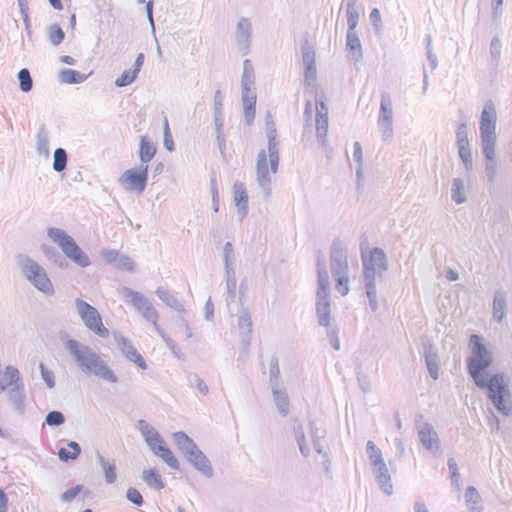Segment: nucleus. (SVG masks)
<instances>
[{"label": "nucleus", "instance_id": "nucleus-15", "mask_svg": "<svg viewBox=\"0 0 512 512\" xmlns=\"http://www.w3.org/2000/svg\"><path fill=\"white\" fill-rule=\"evenodd\" d=\"M346 50L349 59L358 63L363 58V50L360 38L357 32L346 33Z\"/></svg>", "mask_w": 512, "mask_h": 512}, {"label": "nucleus", "instance_id": "nucleus-49", "mask_svg": "<svg viewBox=\"0 0 512 512\" xmlns=\"http://www.w3.org/2000/svg\"><path fill=\"white\" fill-rule=\"evenodd\" d=\"M485 174L489 182H493L496 176V163L493 160H488L485 165Z\"/></svg>", "mask_w": 512, "mask_h": 512}, {"label": "nucleus", "instance_id": "nucleus-55", "mask_svg": "<svg viewBox=\"0 0 512 512\" xmlns=\"http://www.w3.org/2000/svg\"><path fill=\"white\" fill-rule=\"evenodd\" d=\"M447 464L451 474L459 473L457 463L453 458H449Z\"/></svg>", "mask_w": 512, "mask_h": 512}, {"label": "nucleus", "instance_id": "nucleus-44", "mask_svg": "<svg viewBox=\"0 0 512 512\" xmlns=\"http://www.w3.org/2000/svg\"><path fill=\"white\" fill-rule=\"evenodd\" d=\"M82 491H83V486L77 485V486L72 487V488L68 489L67 491H65L62 494L61 498L65 502H70L74 498H76Z\"/></svg>", "mask_w": 512, "mask_h": 512}, {"label": "nucleus", "instance_id": "nucleus-38", "mask_svg": "<svg viewBox=\"0 0 512 512\" xmlns=\"http://www.w3.org/2000/svg\"><path fill=\"white\" fill-rule=\"evenodd\" d=\"M465 501L467 503V505H475V504H478L479 501H480V495L477 491V489L473 486H469L467 489H466V492H465Z\"/></svg>", "mask_w": 512, "mask_h": 512}, {"label": "nucleus", "instance_id": "nucleus-63", "mask_svg": "<svg viewBox=\"0 0 512 512\" xmlns=\"http://www.w3.org/2000/svg\"><path fill=\"white\" fill-rule=\"evenodd\" d=\"M61 61H62L63 63H65V64H68V65H74V64H75V60H74V58H73V57H71V56H67V55L62 56V57H61Z\"/></svg>", "mask_w": 512, "mask_h": 512}, {"label": "nucleus", "instance_id": "nucleus-19", "mask_svg": "<svg viewBox=\"0 0 512 512\" xmlns=\"http://www.w3.org/2000/svg\"><path fill=\"white\" fill-rule=\"evenodd\" d=\"M256 94L250 89H246L243 96L244 116L247 123H251L255 117Z\"/></svg>", "mask_w": 512, "mask_h": 512}, {"label": "nucleus", "instance_id": "nucleus-17", "mask_svg": "<svg viewBox=\"0 0 512 512\" xmlns=\"http://www.w3.org/2000/svg\"><path fill=\"white\" fill-rule=\"evenodd\" d=\"M322 326L327 328V337L331 346L335 350L340 349V340H339V329L337 326H334L330 323V312L326 309H323L322 312Z\"/></svg>", "mask_w": 512, "mask_h": 512}, {"label": "nucleus", "instance_id": "nucleus-13", "mask_svg": "<svg viewBox=\"0 0 512 512\" xmlns=\"http://www.w3.org/2000/svg\"><path fill=\"white\" fill-rule=\"evenodd\" d=\"M418 438L423 447L431 452L434 456L439 454L440 440L437 432L431 424L424 423L419 427Z\"/></svg>", "mask_w": 512, "mask_h": 512}, {"label": "nucleus", "instance_id": "nucleus-40", "mask_svg": "<svg viewBox=\"0 0 512 512\" xmlns=\"http://www.w3.org/2000/svg\"><path fill=\"white\" fill-rule=\"evenodd\" d=\"M370 23L374 27L376 32H379L382 30V19L381 14L378 8H373L369 15Z\"/></svg>", "mask_w": 512, "mask_h": 512}, {"label": "nucleus", "instance_id": "nucleus-6", "mask_svg": "<svg viewBox=\"0 0 512 512\" xmlns=\"http://www.w3.org/2000/svg\"><path fill=\"white\" fill-rule=\"evenodd\" d=\"M76 307L80 318L88 329L100 337L109 335V331L104 326L101 315L95 307L80 299L76 300Z\"/></svg>", "mask_w": 512, "mask_h": 512}, {"label": "nucleus", "instance_id": "nucleus-8", "mask_svg": "<svg viewBox=\"0 0 512 512\" xmlns=\"http://www.w3.org/2000/svg\"><path fill=\"white\" fill-rule=\"evenodd\" d=\"M278 152L275 146L269 145L268 151L260 152L257 162V177L261 185L270 182L271 175L275 174L278 167Z\"/></svg>", "mask_w": 512, "mask_h": 512}, {"label": "nucleus", "instance_id": "nucleus-64", "mask_svg": "<svg viewBox=\"0 0 512 512\" xmlns=\"http://www.w3.org/2000/svg\"><path fill=\"white\" fill-rule=\"evenodd\" d=\"M271 374L274 377H277L279 375V367H278V363L277 362L272 363V365H271Z\"/></svg>", "mask_w": 512, "mask_h": 512}, {"label": "nucleus", "instance_id": "nucleus-32", "mask_svg": "<svg viewBox=\"0 0 512 512\" xmlns=\"http://www.w3.org/2000/svg\"><path fill=\"white\" fill-rule=\"evenodd\" d=\"M61 80L64 83L73 84V83H80L86 79V76L84 74H81L78 71L66 69L61 72Z\"/></svg>", "mask_w": 512, "mask_h": 512}, {"label": "nucleus", "instance_id": "nucleus-46", "mask_svg": "<svg viewBox=\"0 0 512 512\" xmlns=\"http://www.w3.org/2000/svg\"><path fill=\"white\" fill-rule=\"evenodd\" d=\"M117 267L123 271H132L134 270L135 264L131 258L127 256H121L118 260Z\"/></svg>", "mask_w": 512, "mask_h": 512}, {"label": "nucleus", "instance_id": "nucleus-2", "mask_svg": "<svg viewBox=\"0 0 512 512\" xmlns=\"http://www.w3.org/2000/svg\"><path fill=\"white\" fill-rule=\"evenodd\" d=\"M70 353L87 370L93 371L95 375L105 381L114 383L117 377L109 366L95 353H92L87 347H82L76 340H69L66 344Z\"/></svg>", "mask_w": 512, "mask_h": 512}, {"label": "nucleus", "instance_id": "nucleus-5", "mask_svg": "<svg viewBox=\"0 0 512 512\" xmlns=\"http://www.w3.org/2000/svg\"><path fill=\"white\" fill-rule=\"evenodd\" d=\"M49 237L61 247L64 254L76 264L86 267L90 264L88 256L81 250L76 242L60 229H49Z\"/></svg>", "mask_w": 512, "mask_h": 512}, {"label": "nucleus", "instance_id": "nucleus-36", "mask_svg": "<svg viewBox=\"0 0 512 512\" xmlns=\"http://www.w3.org/2000/svg\"><path fill=\"white\" fill-rule=\"evenodd\" d=\"M18 78L21 90L24 92L30 91L32 88V79L29 71L27 69H21L18 73Z\"/></svg>", "mask_w": 512, "mask_h": 512}, {"label": "nucleus", "instance_id": "nucleus-14", "mask_svg": "<svg viewBox=\"0 0 512 512\" xmlns=\"http://www.w3.org/2000/svg\"><path fill=\"white\" fill-rule=\"evenodd\" d=\"M372 467L376 481L382 492L388 496L391 495L393 493V484L385 461H382L381 464L373 465Z\"/></svg>", "mask_w": 512, "mask_h": 512}, {"label": "nucleus", "instance_id": "nucleus-47", "mask_svg": "<svg viewBox=\"0 0 512 512\" xmlns=\"http://www.w3.org/2000/svg\"><path fill=\"white\" fill-rule=\"evenodd\" d=\"M127 498L129 501L136 504L137 506H140L143 503V497L141 493L135 488H129L127 490Z\"/></svg>", "mask_w": 512, "mask_h": 512}, {"label": "nucleus", "instance_id": "nucleus-21", "mask_svg": "<svg viewBox=\"0 0 512 512\" xmlns=\"http://www.w3.org/2000/svg\"><path fill=\"white\" fill-rule=\"evenodd\" d=\"M506 312V297L502 290H497L493 300V318L497 322H501Z\"/></svg>", "mask_w": 512, "mask_h": 512}, {"label": "nucleus", "instance_id": "nucleus-31", "mask_svg": "<svg viewBox=\"0 0 512 512\" xmlns=\"http://www.w3.org/2000/svg\"><path fill=\"white\" fill-rule=\"evenodd\" d=\"M366 452L372 466L381 464L384 461L381 450L371 440L366 444Z\"/></svg>", "mask_w": 512, "mask_h": 512}, {"label": "nucleus", "instance_id": "nucleus-26", "mask_svg": "<svg viewBox=\"0 0 512 512\" xmlns=\"http://www.w3.org/2000/svg\"><path fill=\"white\" fill-rule=\"evenodd\" d=\"M451 199L457 205L466 201V194L464 191V182L460 178H454L451 184Z\"/></svg>", "mask_w": 512, "mask_h": 512}, {"label": "nucleus", "instance_id": "nucleus-53", "mask_svg": "<svg viewBox=\"0 0 512 512\" xmlns=\"http://www.w3.org/2000/svg\"><path fill=\"white\" fill-rule=\"evenodd\" d=\"M360 387L363 392H369L371 390V383L366 377H358Z\"/></svg>", "mask_w": 512, "mask_h": 512}, {"label": "nucleus", "instance_id": "nucleus-24", "mask_svg": "<svg viewBox=\"0 0 512 512\" xmlns=\"http://www.w3.org/2000/svg\"><path fill=\"white\" fill-rule=\"evenodd\" d=\"M153 453L165 461L170 467L174 469L179 468L177 459L174 457L172 451L167 447L164 440L160 445L156 446V449L153 451Z\"/></svg>", "mask_w": 512, "mask_h": 512}, {"label": "nucleus", "instance_id": "nucleus-30", "mask_svg": "<svg viewBox=\"0 0 512 512\" xmlns=\"http://www.w3.org/2000/svg\"><path fill=\"white\" fill-rule=\"evenodd\" d=\"M80 451V447L76 442H70L66 448L59 450L58 455L63 461L74 460L79 456Z\"/></svg>", "mask_w": 512, "mask_h": 512}, {"label": "nucleus", "instance_id": "nucleus-27", "mask_svg": "<svg viewBox=\"0 0 512 512\" xmlns=\"http://www.w3.org/2000/svg\"><path fill=\"white\" fill-rule=\"evenodd\" d=\"M425 363L429 375L434 379L439 377V358L431 349L425 351Z\"/></svg>", "mask_w": 512, "mask_h": 512}, {"label": "nucleus", "instance_id": "nucleus-20", "mask_svg": "<svg viewBox=\"0 0 512 512\" xmlns=\"http://www.w3.org/2000/svg\"><path fill=\"white\" fill-rule=\"evenodd\" d=\"M335 281V289L341 296H346L350 291L349 271L331 272Z\"/></svg>", "mask_w": 512, "mask_h": 512}, {"label": "nucleus", "instance_id": "nucleus-3", "mask_svg": "<svg viewBox=\"0 0 512 512\" xmlns=\"http://www.w3.org/2000/svg\"><path fill=\"white\" fill-rule=\"evenodd\" d=\"M497 113L492 101L484 104L480 118L482 152L487 160L495 159Z\"/></svg>", "mask_w": 512, "mask_h": 512}, {"label": "nucleus", "instance_id": "nucleus-29", "mask_svg": "<svg viewBox=\"0 0 512 512\" xmlns=\"http://www.w3.org/2000/svg\"><path fill=\"white\" fill-rule=\"evenodd\" d=\"M123 353L128 360L135 363L139 368L143 370L147 368L146 362L141 354L130 343L125 344Z\"/></svg>", "mask_w": 512, "mask_h": 512}, {"label": "nucleus", "instance_id": "nucleus-9", "mask_svg": "<svg viewBox=\"0 0 512 512\" xmlns=\"http://www.w3.org/2000/svg\"><path fill=\"white\" fill-rule=\"evenodd\" d=\"M456 146L465 170L471 172L473 170L472 148L468 138V126L465 121L460 123L456 129Z\"/></svg>", "mask_w": 512, "mask_h": 512}, {"label": "nucleus", "instance_id": "nucleus-11", "mask_svg": "<svg viewBox=\"0 0 512 512\" xmlns=\"http://www.w3.org/2000/svg\"><path fill=\"white\" fill-rule=\"evenodd\" d=\"M24 273L27 279L40 291L45 294H52L53 285L45 270L34 261H28L24 266Z\"/></svg>", "mask_w": 512, "mask_h": 512}, {"label": "nucleus", "instance_id": "nucleus-59", "mask_svg": "<svg viewBox=\"0 0 512 512\" xmlns=\"http://www.w3.org/2000/svg\"><path fill=\"white\" fill-rule=\"evenodd\" d=\"M394 443H395V445H396V447H397V449L399 451V454L403 455L404 452H405V448H404L402 440L401 439H395Z\"/></svg>", "mask_w": 512, "mask_h": 512}, {"label": "nucleus", "instance_id": "nucleus-28", "mask_svg": "<svg viewBox=\"0 0 512 512\" xmlns=\"http://www.w3.org/2000/svg\"><path fill=\"white\" fill-rule=\"evenodd\" d=\"M142 478L147 485L154 487L155 489L161 490L165 486L161 475L156 469L144 470L142 473Z\"/></svg>", "mask_w": 512, "mask_h": 512}, {"label": "nucleus", "instance_id": "nucleus-1", "mask_svg": "<svg viewBox=\"0 0 512 512\" xmlns=\"http://www.w3.org/2000/svg\"><path fill=\"white\" fill-rule=\"evenodd\" d=\"M471 356L467 360L468 372L475 385L487 390V398L498 413L505 417L512 415V394L505 373L486 374L484 371L493 362V353L483 344V338L473 334L469 341Z\"/></svg>", "mask_w": 512, "mask_h": 512}, {"label": "nucleus", "instance_id": "nucleus-16", "mask_svg": "<svg viewBox=\"0 0 512 512\" xmlns=\"http://www.w3.org/2000/svg\"><path fill=\"white\" fill-rule=\"evenodd\" d=\"M144 54L140 53L138 54L135 63L134 68L125 70L115 81L116 85L119 87H124L127 85H130L137 77L139 71L141 70L143 64H144Z\"/></svg>", "mask_w": 512, "mask_h": 512}, {"label": "nucleus", "instance_id": "nucleus-52", "mask_svg": "<svg viewBox=\"0 0 512 512\" xmlns=\"http://www.w3.org/2000/svg\"><path fill=\"white\" fill-rule=\"evenodd\" d=\"M427 59L430 63L431 68L434 70L438 66L437 56L433 53V50L426 51Z\"/></svg>", "mask_w": 512, "mask_h": 512}, {"label": "nucleus", "instance_id": "nucleus-33", "mask_svg": "<svg viewBox=\"0 0 512 512\" xmlns=\"http://www.w3.org/2000/svg\"><path fill=\"white\" fill-rule=\"evenodd\" d=\"M67 163V154L64 149L58 148L54 152L53 168L57 172H61L65 169Z\"/></svg>", "mask_w": 512, "mask_h": 512}, {"label": "nucleus", "instance_id": "nucleus-50", "mask_svg": "<svg viewBox=\"0 0 512 512\" xmlns=\"http://www.w3.org/2000/svg\"><path fill=\"white\" fill-rule=\"evenodd\" d=\"M321 119H322V145H323L324 144L323 137L326 135V132L328 130V109L326 108V106L324 105L323 102H322V116H321Z\"/></svg>", "mask_w": 512, "mask_h": 512}, {"label": "nucleus", "instance_id": "nucleus-58", "mask_svg": "<svg viewBox=\"0 0 512 512\" xmlns=\"http://www.w3.org/2000/svg\"><path fill=\"white\" fill-rule=\"evenodd\" d=\"M447 279L450 280V281H456L459 279V275L456 271L454 270H449L447 272V275H446Z\"/></svg>", "mask_w": 512, "mask_h": 512}, {"label": "nucleus", "instance_id": "nucleus-4", "mask_svg": "<svg viewBox=\"0 0 512 512\" xmlns=\"http://www.w3.org/2000/svg\"><path fill=\"white\" fill-rule=\"evenodd\" d=\"M364 287H376V276H381L388 269L385 252L381 248H373L369 256L362 254Z\"/></svg>", "mask_w": 512, "mask_h": 512}, {"label": "nucleus", "instance_id": "nucleus-62", "mask_svg": "<svg viewBox=\"0 0 512 512\" xmlns=\"http://www.w3.org/2000/svg\"><path fill=\"white\" fill-rule=\"evenodd\" d=\"M49 3L54 9L61 10L63 8L61 0H49Z\"/></svg>", "mask_w": 512, "mask_h": 512}, {"label": "nucleus", "instance_id": "nucleus-48", "mask_svg": "<svg viewBox=\"0 0 512 512\" xmlns=\"http://www.w3.org/2000/svg\"><path fill=\"white\" fill-rule=\"evenodd\" d=\"M40 370H41V375H42L44 381L46 382V384L48 385V387H50V388L54 387L55 381H54L53 372L48 370L44 364H40Z\"/></svg>", "mask_w": 512, "mask_h": 512}, {"label": "nucleus", "instance_id": "nucleus-23", "mask_svg": "<svg viewBox=\"0 0 512 512\" xmlns=\"http://www.w3.org/2000/svg\"><path fill=\"white\" fill-rule=\"evenodd\" d=\"M153 453L165 461L170 467L174 469L179 468L177 459L174 457L172 451L167 447L164 440L160 445L156 446V449L153 451Z\"/></svg>", "mask_w": 512, "mask_h": 512}, {"label": "nucleus", "instance_id": "nucleus-39", "mask_svg": "<svg viewBox=\"0 0 512 512\" xmlns=\"http://www.w3.org/2000/svg\"><path fill=\"white\" fill-rule=\"evenodd\" d=\"M274 397L278 408L281 412L286 413L289 405L287 395L284 392L277 390L274 391Z\"/></svg>", "mask_w": 512, "mask_h": 512}, {"label": "nucleus", "instance_id": "nucleus-57", "mask_svg": "<svg viewBox=\"0 0 512 512\" xmlns=\"http://www.w3.org/2000/svg\"><path fill=\"white\" fill-rule=\"evenodd\" d=\"M305 75H306L307 79L310 77L315 79L316 78V67L314 65L308 66Z\"/></svg>", "mask_w": 512, "mask_h": 512}, {"label": "nucleus", "instance_id": "nucleus-60", "mask_svg": "<svg viewBox=\"0 0 512 512\" xmlns=\"http://www.w3.org/2000/svg\"><path fill=\"white\" fill-rule=\"evenodd\" d=\"M459 478H460V474L459 473H456L455 475L451 474L452 486H455L457 489H459Z\"/></svg>", "mask_w": 512, "mask_h": 512}, {"label": "nucleus", "instance_id": "nucleus-7", "mask_svg": "<svg viewBox=\"0 0 512 512\" xmlns=\"http://www.w3.org/2000/svg\"><path fill=\"white\" fill-rule=\"evenodd\" d=\"M377 126L383 141H390L394 134L393 128V104L389 93L383 92L380 99V109Z\"/></svg>", "mask_w": 512, "mask_h": 512}, {"label": "nucleus", "instance_id": "nucleus-51", "mask_svg": "<svg viewBox=\"0 0 512 512\" xmlns=\"http://www.w3.org/2000/svg\"><path fill=\"white\" fill-rule=\"evenodd\" d=\"M353 157L361 166V164H362V147L359 142L354 143Z\"/></svg>", "mask_w": 512, "mask_h": 512}, {"label": "nucleus", "instance_id": "nucleus-43", "mask_svg": "<svg viewBox=\"0 0 512 512\" xmlns=\"http://www.w3.org/2000/svg\"><path fill=\"white\" fill-rule=\"evenodd\" d=\"M103 471L108 483H114L116 480V467L114 464L105 462L103 464Z\"/></svg>", "mask_w": 512, "mask_h": 512}, {"label": "nucleus", "instance_id": "nucleus-56", "mask_svg": "<svg viewBox=\"0 0 512 512\" xmlns=\"http://www.w3.org/2000/svg\"><path fill=\"white\" fill-rule=\"evenodd\" d=\"M414 511L415 512H429L427 506L425 505V503L423 502H420V501H416L415 504H414Z\"/></svg>", "mask_w": 512, "mask_h": 512}, {"label": "nucleus", "instance_id": "nucleus-35", "mask_svg": "<svg viewBox=\"0 0 512 512\" xmlns=\"http://www.w3.org/2000/svg\"><path fill=\"white\" fill-rule=\"evenodd\" d=\"M64 32L59 25H52L48 31L49 40L53 45H59L64 39Z\"/></svg>", "mask_w": 512, "mask_h": 512}, {"label": "nucleus", "instance_id": "nucleus-42", "mask_svg": "<svg viewBox=\"0 0 512 512\" xmlns=\"http://www.w3.org/2000/svg\"><path fill=\"white\" fill-rule=\"evenodd\" d=\"M46 423L49 426H58L64 423V416L59 411H52L46 416Z\"/></svg>", "mask_w": 512, "mask_h": 512}, {"label": "nucleus", "instance_id": "nucleus-18", "mask_svg": "<svg viewBox=\"0 0 512 512\" xmlns=\"http://www.w3.org/2000/svg\"><path fill=\"white\" fill-rule=\"evenodd\" d=\"M233 198L237 208L245 215L248 208V194L243 183L234 184Z\"/></svg>", "mask_w": 512, "mask_h": 512}, {"label": "nucleus", "instance_id": "nucleus-34", "mask_svg": "<svg viewBox=\"0 0 512 512\" xmlns=\"http://www.w3.org/2000/svg\"><path fill=\"white\" fill-rule=\"evenodd\" d=\"M145 440L152 451L156 449V446L160 445L163 439L159 433L154 429H149L144 433Z\"/></svg>", "mask_w": 512, "mask_h": 512}, {"label": "nucleus", "instance_id": "nucleus-10", "mask_svg": "<svg viewBox=\"0 0 512 512\" xmlns=\"http://www.w3.org/2000/svg\"><path fill=\"white\" fill-rule=\"evenodd\" d=\"M148 166L126 170L120 177V184L129 191L141 193L146 187Z\"/></svg>", "mask_w": 512, "mask_h": 512}, {"label": "nucleus", "instance_id": "nucleus-61", "mask_svg": "<svg viewBox=\"0 0 512 512\" xmlns=\"http://www.w3.org/2000/svg\"><path fill=\"white\" fill-rule=\"evenodd\" d=\"M328 278L326 277L325 279L322 277V286H321V289H322V300H324L325 298V294H326V289L328 287Z\"/></svg>", "mask_w": 512, "mask_h": 512}, {"label": "nucleus", "instance_id": "nucleus-12", "mask_svg": "<svg viewBox=\"0 0 512 512\" xmlns=\"http://www.w3.org/2000/svg\"><path fill=\"white\" fill-rule=\"evenodd\" d=\"M330 270L331 272L349 271L347 248L339 239L333 241L330 249Z\"/></svg>", "mask_w": 512, "mask_h": 512}, {"label": "nucleus", "instance_id": "nucleus-22", "mask_svg": "<svg viewBox=\"0 0 512 512\" xmlns=\"http://www.w3.org/2000/svg\"><path fill=\"white\" fill-rule=\"evenodd\" d=\"M358 0H346V15H347V32H356V27L359 20V11L357 9Z\"/></svg>", "mask_w": 512, "mask_h": 512}, {"label": "nucleus", "instance_id": "nucleus-41", "mask_svg": "<svg viewBox=\"0 0 512 512\" xmlns=\"http://www.w3.org/2000/svg\"><path fill=\"white\" fill-rule=\"evenodd\" d=\"M504 0H492L491 1V9H492V20L495 23H498L502 14V5Z\"/></svg>", "mask_w": 512, "mask_h": 512}, {"label": "nucleus", "instance_id": "nucleus-37", "mask_svg": "<svg viewBox=\"0 0 512 512\" xmlns=\"http://www.w3.org/2000/svg\"><path fill=\"white\" fill-rule=\"evenodd\" d=\"M365 291L370 309L372 312H376L379 308L376 287H365Z\"/></svg>", "mask_w": 512, "mask_h": 512}, {"label": "nucleus", "instance_id": "nucleus-25", "mask_svg": "<svg viewBox=\"0 0 512 512\" xmlns=\"http://www.w3.org/2000/svg\"><path fill=\"white\" fill-rule=\"evenodd\" d=\"M156 154V147L148 140L146 136H142L140 140L139 157L143 163H148Z\"/></svg>", "mask_w": 512, "mask_h": 512}, {"label": "nucleus", "instance_id": "nucleus-54", "mask_svg": "<svg viewBox=\"0 0 512 512\" xmlns=\"http://www.w3.org/2000/svg\"><path fill=\"white\" fill-rule=\"evenodd\" d=\"M8 505V498L3 490L0 489V512H6Z\"/></svg>", "mask_w": 512, "mask_h": 512}, {"label": "nucleus", "instance_id": "nucleus-45", "mask_svg": "<svg viewBox=\"0 0 512 512\" xmlns=\"http://www.w3.org/2000/svg\"><path fill=\"white\" fill-rule=\"evenodd\" d=\"M490 54L495 61H497L501 55V42L498 37H494L491 40Z\"/></svg>", "mask_w": 512, "mask_h": 512}]
</instances>
